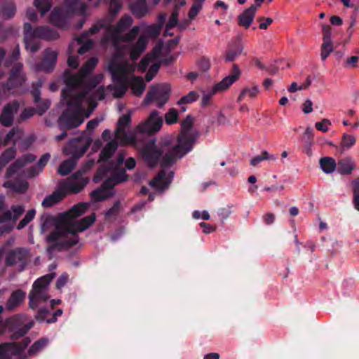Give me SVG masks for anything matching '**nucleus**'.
Returning a JSON list of instances; mask_svg holds the SVG:
<instances>
[{
  "label": "nucleus",
  "mask_w": 359,
  "mask_h": 359,
  "mask_svg": "<svg viewBox=\"0 0 359 359\" xmlns=\"http://www.w3.org/2000/svg\"><path fill=\"white\" fill-rule=\"evenodd\" d=\"M29 251L18 248L8 252L6 256L5 264L7 266L18 265L20 271H23L28 263Z\"/></svg>",
  "instance_id": "12"
},
{
  "label": "nucleus",
  "mask_w": 359,
  "mask_h": 359,
  "mask_svg": "<svg viewBox=\"0 0 359 359\" xmlns=\"http://www.w3.org/2000/svg\"><path fill=\"white\" fill-rule=\"evenodd\" d=\"M34 6L41 12V15H45L52 6V0H35Z\"/></svg>",
  "instance_id": "51"
},
{
  "label": "nucleus",
  "mask_w": 359,
  "mask_h": 359,
  "mask_svg": "<svg viewBox=\"0 0 359 359\" xmlns=\"http://www.w3.org/2000/svg\"><path fill=\"white\" fill-rule=\"evenodd\" d=\"M114 165V161H111L107 165H102L100 166L96 173L95 174L93 180L95 182H99L102 178L106 177L107 174L111 171L113 168V165Z\"/></svg>",
  "instance_id": "47"
},
{
  "label": "nucleus",
  "mask_w": 359,
  "mask_h": 359,
  "mask_svg": "<svg viewBox=\"0 0 359 359\" xmlns=\"http://www.w3.org/2000/svg\"><path fill=\"white\" fill-rule=\"evenodd\" d=\"M122 6L121 0H110L109 4V17L107 18L109 23L114 21V19L122 8Z\"/></svg>",
  "instance_id": "44"
},
{
  "label": "nucleus",
  "mask_w": 359,
  "mask_h": 359,
  "mask_svg": "<svg viewBox=\"0 0 359 359\" xmlns=\"http://www.w3.org/2000/svg\"><path fill=\"white\" fill-rule=\"evenodd\" d=\"M163 126V119L159 116V112L153 110L148 118L137 126V130L141 133L153 135L160 130Z\"/></svg>",
  "instance_id": "14"
},
{
  "label": "nucleus",
  "mask_w": 359,
  "mask_h": 359,
  "mask_svg": "<svg viewBox=\"0 0 359 359\" xmlns=\"http://www.w3.org/2000/svg\"><path fill=\"white\" fill-rule=\"evenodd\" d=\"M64 81L66 88L62 89L61 96L67 106L78 105L82 96L75 93V89L77 87L84 86L86 80L79 74H73L70 70L66 69L63 74Z\"/></svg>",
  "instance_id": "3"
},
{
  "label": "nucleus",
  "mask_w": 359,
  "mask_h": 359,
  "mask_svg": "<svg viewBox=\"0 0 359 359\" xmlns=\"http://www.w3.org/2000/svg\"><path fill=\"white\" fill-rule=\"evenodd\" d=\"M355 168V163L351 158H344L338 161L337 170L341 175H350Z\"/></svg>",
  "instance_id": "34"
},
{
  "label": "nucleus",
  "mask_w": 359,
  "mask_h": 359,
  "mask_svg": "<svg viewBox=\"0 0 359 359\" xmlns=\"http://www.w3.org/2000/svg\"><path fill=\"white\" fill-rule=\"evenodd\" d=\"M97 63L98 60L97 57H92L89 58L79 69V74L86 80V78L93 72Z\"/></svg>",
  "instance_id": "39"
},
{
  "label": "nucleus",
  "mask_w": 359,
  "mask_h": 359,
  "mask_svg": "<svg viewBox=\"0 0 359 359\" xmlns=\"http://www.w3.org/2000/svg\"><path fill=\"white\" fill-rule=\"evenodd\" d=\"M170 95V87L168 84L152 86L148 90L144 103L149 104L156 102L158 108H162L168 101Z\"/></svg>",
  "instance_id": "10"
},
{
  "label": "nucleus",
  "mask_w": 359,
  "mask_h": 359,
  "mask_svg": "<svg viewBox=\"0 0 359 359\" xmlns=\"http://www.w3.org/2000/svg\"><path fill=\"white\" fill-rule=\"evenodd\" d=\"M50 158V155L48 153L44 154L37 162L36 165L31 167L28 170L29 177H34L39 175L43 168L46 165Z\"/></svg>",
  "instance_id": "35"
},
{
  "label": "nucleus",
  "mask_w": 359,
  "mask_h": 359,
  "mask_svg": "<svg viewBox=\"0 0 359 359\" xmlns=\"http://www.w3.org/2000/svg\"><path fill=\"white\" fill-rule=\"evenodd\" d=\"M179 7L175 5V8L169 18L168 22L165 25V29L168 31L174 28L178 23Z\"/></svg>",
  "instance_id": "52"
},
{
  "label": "nucleus",
  "mask_w": 359,
  "mask_h": 359,
  "mask_svg": "<svg viewBox=\"0 0 359 359\" xmlns=\"http://www.w3.org/2000/svg\"><path fill=\"white\" fill-rule=\"evenodd\" d=\"M33 325L34 323L32 321L25 323V318L22 315H15L7 318L3 322L1 326L4 328V332L5 329H8L9 331L12 332L13 334L11 338L12 340H16L25 336Z\"/></svg>",
  "instance_id": "8"
},
{
  "label": "nucleus",
  "mask_w": 359,
  "mask_h": 359,
  "mask_svg": "<svg viewBox=\"0 0 359 359\" xmlns=\"http://www.w3.org/2000/svg\"><path fill=\"white\" fill-rule=\"evenodd\" d=\"M179 118L178 111L175 108H171L165 115V121L168 125H171L177 122Z\"/></svg>",
  "instance_id": "54"
},
{
  "label": "nucleus",
  "mask_w": 359,
  "mask_h": 359,
  "mask_svg": "<svg viewBox=\"0 0 359 359\" xmlns=\"http://www.w3.org/2000/svg\"><path fill=\"white\" fill-rule=\"evenodd\" d=\"M25 81L24 75H13L10 74L6 81V88L8 90L14 89L21 86Z\"/></svg>",
  "instance_id": "46"
},
{
  "label": "nucleus",
  "mask_w": 359,
  "mask_h": 359,
  "mask_svg": "<svg viewBox=\"0 0 359 359\" xmlns=\"http://www.w3.org/2000/svg\"><path fill=\"white\" fill-rule=\"evenodd\" d=\"M25 292L20 289L13 291L7 301L6 309L12 311L18 307L25 300Z\"/></svg>",
  "instance_id": "30"
},
{
  "label": "nucleus",
  "mask_w": 359,
  "mask_h": 359,
  "mask_svg": "<svg viewBox=\"0 0 359 359\" xmlns=\"http://www.w3.org/2000/svg\"><path fill=\"white\" fill-rule=\"evenodd\" d=\"M355 143V138L351 135L344 134L341 140V147L344 149H349Z\"/></svg>",
  "instance_id": "60"
},
{
  "label": "nucleus",
  "mask_w": 359,
  "mask_h": 359,
  "mask_svg": "<svg viewBox=\"0 0 359 359\" xmlns=\"http://www.w3.org/2000/svg\"><path fill=\"white\" fill-rule=\"evenodd\" d=\"M198 98V94L196 91H191L187 95L182 97L177 102V104H191Z\"/></svg>",
  "instance_id": "53"
},
{
  "label": "nucleus",
  "mask_w": 359,
  "mask_h": 359,
  "mask_svg": "<svg viewBox=\"0 0 359 359\" xmlns=\"http://www.w3.org/2000/svg\"><path fill=\"white\" fill-rule=\"evenodd\" d=\"M52 278L50 275H46L37 278L33 283L30 290L29 299V307L35 310L39 304L46 302L49 299L48 293V286L50 284Z\"/></svg>",
  "instance_id": "6"
},
{
  "label": "nucleus",
  "mask_w": 359,
  "mask_h": 359,
  "mask_svg": "<svg viewBox=\"0 0 359 359\" xmlns=\"http://www.w3.org/2000/svg\"><path fill=\"white\" fill-rule=\"evenodd\" d=\"M66 196V193L63 189L61 188L60 184L59 188L54 191L50 195L47 196L42 201V206L43 208H50L55 204L60 203Z\"/></svg>",
  "instance_id": "27"
},
{
  "label": "nucleus",
  "mask_w": 359,
  "mask_h": 359,
  "mask_svg": "<svg viewBox=\"0 0 359 359\" xmlns=\"http://www.w3.org/2000/svg\"><path fill=\"white\" fill-rule=\"evenodd\" d=\"M95 221V214L92 213L90 215L86 216L79 221L72 222V224H69L68 226L69 227L70 233L72 235L70 238H74V236H76L79 241V238L77 233L86 230L94 223Z\"/></svg>",
  "instance_id": "21"
},
{
  "label": "nucleus",
  "mask_w": 359,
  "mask_h": 359,
  "mask_svg": "<svg viewBox=\"0 0 359 359\" xmlns=\"http://www.w3.org/2000/svg\"><path fill=\"white\" fill-rule=\"evenodd\" d=\"M120 209L121 203L119 201H117L114 203L113 206L105 212L106 219H109L111 217L116 216L119 213Z\"/></svg>",
  "instance_id": "61"
},
{
  "label": "nucleus",
  "mask_w": 359,
  "mask_h": 359,
  "mask_svg": "<svg viewBox=\"0 0 359 359\" xmlns=\"http://www.w3.org/2000/svg\"><path fill=\"white\" fill-rule=\"evenodd\" d=\"M20 47L19 45L17 44L15 47L13 48L11 55L8 57L6 60V66L8 67L14 62L17 61L20 57Z\"/></svg>",
  "instance_id": "62"
},
{
  "label": "nucleus",
  "mask_w": 359,
  "mask_h": 359,
  "mask_svg": "<svg viewBox=\"0 0 359 359\" xmlns=\"http://www.w3.org/2000/svg\"><path fill=\"white\" fill-rule=\"evenodd\" d=\"M88 179H80L79 180H70L67 182H61V188L63 189L64 191L78 194L79 193L88 183Z\"/></svg>",
  "instance_id": "26"
},
{
  "label": "nucleus",
  "mask_w": 359,
  "mask_h": 359,
  "mask_svg": "<svg viewBox=\"0 0 359 359\" xmlns=\"http://www.w3.org/2000/svg\"><path fill=\"white\" fill-rule=\"evenodd\" d=\"M47 247L46 251L49 255V258L51 259L52 255L57 250L58 251H61L63 249H69V248L76 245L78 243V238L76 236L74 238H69L68 239H65L62 242H55L50 243Z\"/></svg>",
  "instance_id": "25"
},
{
  "label": "nucleus",
  "mask_w": 359,
  "mask_h": 359,
  "mask_svg": "<svg viewBox=\"0 0 359 359\" xmlns=\"http://www.w3.org/2000/svg\"><path fill=\"white\" fill-rule=\"evenodd\" d=\"M320 168L327 174L333 172L337 168L335 160L332 157H322L319 161Z\"/></svg>",
  "instance_id": "42"
},
{
  "label": "nucleus",
  "mask_w": 359,
  "mask_h": 359,
  "mask_svg": "<svg viewBox=\"0 0 359 359\" xmlns=\"http://www.w3.org/2000/svg\"><path fill=\"white\" fill-rule=\"evenodd\" d=\"M139 32V27L135 26L124 36H122L121 34L118 36L117 41H112L111 42L116 48H119L122 42L133 41L137 36Z\"/></svg>",
  "instance_id": "32"
},
{
  "label": "nucleus",
  "mask_w": 359,
  "mask_h": 359,
  "mask_svg": "<svg viewBox=\"0 0 359 359\" xmlns=\"http://www.w3.org/2000/svg\"><path fill=\"white\" fill-rule=\"evenodd\" d=\"M133 22V20L130 15L126 14L121 17L114 26L111 24L107 27V36L110 41H117L118 36L122 32L130 27Z\"/></svg>",
  "instance_id": "17"
},
{
  "label": "nucleus",
  "mask_w": 359,
  "mask_h": 359,
  "mask_svg": "<svg viewBox=\"0 0 359 359\" xmlns=\"http://www.w3.org/2000/svg\"><path fill=\"white\" fill-rule=\"evenodd\" d=\"M29 337H25L20 342H11L0 345V359H10V355H20L30 344Z\"/></svg>",
  "instance_id": "15"
},
{
  "label": "nucleus",
  "mask_w": 359,
  "mask_h": 359,
  "mask_svg": "<svg viewBox=\"0 0 359 359\" xmlns=\"http://www.w3.org/2000/svg\"><path fill=\"white\" fill-rule=\"evenodd\" d=\"M115 195L114 188L103 187V183L101 187L93 191L90 193V197L95 201L100 202L105 201L113 197Z\"/></svg>",
  "instance_id": "29"
},
{
  "label": "nucleus",
  "mask_w": 359,
  "mask_h": 359,
  "mask_svg": "<svg viewBox=\"0 0 359 359\" xmlns=\"http://www.w3.org/2000/svg\"><path fill=\"white\" fill-rule=\"evenodd\" d=\"M160 67H161L160 62H156L151 65L150 68L149 69L148 72H147V74L145 75V79L147 81L149 82L154 79L155 75L158 72Z\"/></svg>",
  "instance_id": "59"
},
{
  "label": "nucleus",
  "mask_w": 359,
  "mask_h": 359,
  "mask_svg": "<svg viewBox=\"0 0 359 359\" xmlns=\"http://www.w3.org/2000/svg\"><path fill=\"white\" fill-rule=\"evenodd\" d=\"M108 71L110 72L114 86L113 95L116 98H121L126 94L128 88V72L125 66L112 59L108 65Z\"/></svg>",
  "instance_id": "5"
},
{
  "label": "nucleus",
  "mask_w": 359,
  "mask_h": 359,
  "mask_svg": "<svg viewBox=\"0 0 359 359\" xmlns=\"http://www.w3.org/2000/svg\"><path fill=\"white\" fill-rule=\"evenodd\" d=\"M16 155L15 149L13 147H10L6 149L0 156V172L2 169L12 161Z\"/></svg>",
  "instance_id": "45"
},
{
  "label": "nucleus",
  "mask_w": 359,
  "mask_h": 359,
  "mask_svg": "<svg viewBox=\"0 0 359 359\" xmlns=\"http://www.w3.org/2000/svg\"><path fill=\"white\" fill-rule=\"evenodd\" d=\"M256 12L257 8L254 5H252L248 8L245 9L238 17V25L244 27L246 29L248 28L253 21Z\"/></svg>",
  "instance_id": "28"
},
{
  "label": "nucleus",
  "mask_w": 359,
  "mask_h": 359,
  "mask_svg": "<svg viewBox=\"0 0 359 359\" xmlns=\"http://www.w3.org/2000/svg\"><path fill=\"white\" fill-rule=\"evenodd\" d=\"M172 177L173 172H170L169 177H167L165 170H162L150 181L149 184L158 191H163L169 187Z\"/></svg>",
  "instance_id": "24"
},
{
  "label": "nucleus",
  "mask_w": 359,
  "mask_h": 359,
  "mask_svg": "<svg viewBox=\"0 0 359 359\" xmlns=\"http://www.w3.org/2000/svg\"><path fill=\"white\" fill-rule=\"evenodd\" d=\"M36 104V114L39 116H42L50 107V102L49 100H40L39 102Z\"/></svg>",
  "instance_id": "58"
},
{
  "label": "nucleus",
  "mask_w": 359,
  "mask_h": 359,
  "mask_svg": "<svg viewBox=\"0 0 359 359\" xmlns=\"http://www.w3.org/2000/svg\"><path fill=\"white\" fill-rule=\"evenodd\" d=\"M37 39H41L39 36H29L24 37L25 48L30 50L32 53H36L40 48V42Z\"/></svg>",
  "instance_id": "48"
},
{
  "label": "nucleus",
  "mask_w": 359,
  "mask_h": 359,
  "mask_svg": "<svg viewBox=\"0 0 359 359\" xmlns=\"http://www.w3.org/2000/svg\"><path fill=\"white\" fill-rule=\"evenodd\" d=\"M92 142L91 137L83 133L80 137L69 140L65 150L77 159L87 151Z\"/></svg>",
  "instance_id": "11"
},
{
  "label": "nucleus",
  "mask_w": 359,
  "mask_h": 359,
  "mask_svg": "<svg viewBox=\"0 0 359 359\" xmlns=\"http://www.w3.org/2000/svg\"><path fill=\"white\" fill-rule=\"evenodd\" d=\"M147 44V39L141 36L137 39V42L131 46L130 57L133 61L138 59L140 55L144 51Z\"/></svg>",
  "instance_id": "31"
},
{
  "label": "nucleus",
  "mask_w": 359,
  "mask_h": 359,
  "mask_svg": "<svg viewBox=\"0 0 359 359\" xmlns=\"http://www.w3.org/2000/svg\"><path fill=\"white\" fill-rule=\"evenodd\" d=\"M141 154L150 168H155L161 158V166L168 168L175 164L177 159L184 156L179 149H175L174 142L170 137L161 140L158 146L156 145L155 140H150L142 148Z\"/></svg>",
  "instance_id": "1"
},
{
  "label": "nucleus",
  "mask_w": 359,
  "mask_h": 359,
  "mask_svg": "<svg viewBox=\"0 0 359 359\" xmlns=\"http://www.w3.org/2000/svg\"><path fill=\"white\" fill-rule=\"evenodd\" d=\"M57 58V52L50 48H46L44 51L43 58L38 65V69L45 72H52L55 66Z\"/></svg>",
  "instance_id": "23"
},
{
  "label": "nucleus",
  "mask_w": 359,
  "mask_h": 359,
  "mask_svg": "<svg viewBox=\"0 0 359 359\" xmlns=\"http://www.w3.org/2000/svg\"><path fill=\"white\" fill-rule=\"evenodd\" d=\"M111 176L103 182V187L114 188L116 184L126 182L128 175L124 168L113 165Z\"/></svg>",
  "instance_id": "22"
},
{
  "label": "nucleus",
  "mask_w": 359,
  "mask_h": 359,
  "mask_svg": "<svg viewBox=\"0 0 359 359\" xmlns=\"http://www.w3.org/2000/svg\"><path fill=\"white\" fill-rule=\"evenodd\" d=\"M65 6L55 8L50 15V20L57 27H63L68 19L73 15H83L87 6L81 0H65Z\"/></svg>",
  "instance_id": "2"
},
{
  "label": "nucleus",
  "mask_w": 359,
  "mask_h": 359,
  "mask_svg": "<svg viewBox=\"0 0 359 359\" xmlns=\"http://www.w3.org/2000/svg\"><path fill=\"white\" fill-rule=\"evenodd\" d=\"M19 107L20 104L16 100L6 104L0 116V123L5 127L11 126L13 123L14 114L18 112Z\"/></svg>",
  "instance_id": "19"
},
{
  "label": "nucleus",
  "mask_w": 359,
  "mask_h": 359,
  "mask_svg": "<svg viewBox=\"0 0 359 359\" xmlns=\"http://www.w3.org/2000/svg\"><path fill=\"white\" fill-rule=\"evenodd\" d=\"M118 148V144L115 140L108 142L100 154L98 163L107 161L114 154Z\"/></svg>",
  "instance_id": "33"
},
{
  "label": "nucleus",
  "mask_w": 359,
  "mask_h": 359,
  "mask_svg": "<svg viewBox=\"0 0 359 359\" xmlns=\"http://www.w3.org/2000/svg\"><path fill=\"white\" fill-rule=\"evenodd\" d=\"M132 13L137 18L144 16L148 12V6L145 0H137L130 6Z\"/></svg>",
  "instance_id": "36"
},
{
  "label": "nucleus",
  "mask_w": 359,
  "mask_h": 359,
  "mask_svg": "<svg viewBox=\"0 0 359 359\" xmlns=\"http://www.w3.org/2000/svg\"><path fill=\"white\" fill-rule=\"evenodd\" d=\"M39 36L46 40H53L57 39L59 35L56 30L48 26H40L35 29L29 22L24 24V37Z\"/></svg>",
  "instance_id": "13"
},
{
  "label": "nucleus",
  "mask_w": 359,
  "mask_h": 359,
  "mask_svg": "<svg viewBox=\"0 0 359 359\" xmlns=\"http://www.w3.org/2000/svg\"><path fill=\"white\" fill-rule=\"evenodd\" d=\"M241 75V71L237 65L233 64L230 74L224 78L220 82L215 84L212 90L203 95L201 104L203 106L209 104L212 97L217 93L225 90L229 88L235 81H236Z\"/></svg>",
  "instance_id": "9"
},
{
  "label": "nucleus",
  "mask_w": 359,
  "mask_h": 359,
  "mask_svg": "<svg viewBox=\"0 0 359 359\" xmlns=\"http://www.w3.org/2000/svg\"><path fill=\"white\" fill-rule=\"evenodd\" d=\"M41 83L40 81H37L34 83L32 86L31 94L34 98V102L38 103L39 102L41 98Z\"/></svg>",
  "instance_id": "57"
},
{
  "label": "nucleus",
  "mask_w": 359,
  "mask_h": 359,
  "mask_svg": "<svg viewBox=\"0 0 359 359\" xmlns=\"http://www.w3.org/2000/svg\"><path fill=\"white\" fill-rule=\"evenodd\" d=\"M151 57L150 56H149L148 55L143 57L142 58V60H140V63L138 64V67H137L138 71L140 72H144L147 70V69L151 62Z\"/></svg>",
  "instance_id": "64"
},
{
  "label": "nucleus",
  "mask_w": 359,
  "mask_h": 359,
  "mask_svg": "<svg viewBox=\"0 0 359 359\" xmlns=\"http://www.w3.org/2000/svg\"><path fill=\"white\" fill-rule=\"evenodd\" d=\"M131 121L130 114H124L120 117L118 121L116 129L115 131V137L120 140L121 144H133L135 142V137L133 135H128L126 132V128L129 126Z\"/></svg>",
  "instance_id": "16"
},
{
  "label": "nucleus",
  "mask_w": 359,
  "mask_h": 359,
  "mask_svg": "<svg viewBox=\"0 0 359 359\" xmlns=\"http://www.w3.org/2000/svg\"><path fill=\"white\" fill-rule=\"evenodd\" d=\"M20 161H18V159L12 163L7 169L5 175V177L6 179L11 178L19 169L23 167V163L20 164Z\"/></svg>",
  "instance_id": "56"
},
{
  "label": "nucleus",
  "mask_w": 359,
  "mask_h": 359,
  "mask_svg": "<svg viewBox=\"0 0 359 359\" xmlns=\"http://www.w3.org/2000/svg\"><path fill=\"white\" fill-rule=\"evenodd\" d=\"M49 344V339L47 337H41L36 340L28 349L27 353L29 356L36 355Z\"/></svg>",
  "instance_id": "38"
},
{
  "label": "nucleus",
  "mask_w": 359,
  "mask_h": 359,
  "mask_svg": "<svg viewBox=\"0 0 359 359\" xmlns=\"http://www.w3.org/2000/svg\"><path fill=\"white\" fill-rule=\"evenodd\" d=\"M71 234L69 226L60 218L57 217L55 220V226L52 231L46 237L48 243L61 242L62 238L68 239V236Z\"/></svg>",
  "instance_id": "18"
},
{
  "label": "nucleus",
  "mask_w": 359,
  "mask_h": 359,
  "mask_svg": "<svg viewBox=\"0 0 359 359\" xmlns=\"http://www.w3.org/2000/svg\"><path fill=\"white\" fill-rule=\"evenodd\" d=\"M83 122L80 109V102L78 105L68 106L64 110L57 120L60 130H68L79 126Z\"/></svg>",
  "instance_id": "7"
},
{
  "label": "nucleus",
  "mask_w": 359,
  "mask_h": 359,
  "mask_svg": "<svg viewBox=\"0 0 359 359\" xmlns=\"http://www.w3.org/2000/svg\"><path fill=\"white\" fill-rule=\"evenodd\" d=\"M145 86L144 80L141 76H135L130 81V88L136 96L139 97L143 93Z\"/></svg>",
  "instance_id": "43"
},
{
  "label": "nucleus",
  "mask_w": 359,
  "mask_h": 359,
  "mask_svg": "<svg viewBox=\"0 0 359 359\" xmlns=\"http://www.w3.org/2000/svg\"><path fill=\"white\" fill-rule=\"evenodd\" d=\"M111 23H109L108 19L103 18L100 20H98L92 27L89 29V30L86 32L83 35L84 37L87 36L88 35H93L96 33H97L100 30H101L103 28H106L110 25ZM109 41L107 36L103 39V41L107 42Z\"/></svg>",
  "instance_id": "41"
},
{
  "label": "nucleus",
  "mask_w": 359,
  "mask_h": 359,
  "mask_svg": "<svg viewBox=\"0 0 359 359\" xmlns=\"http://www.w3.org/2000/svg\"><path fill=\"white\" fill-rule=\"evenodd\" d=\"M193 125V117L187 115L181 123L182 128L177 138V142H174L175 149H179L184 156L192 150L194 144L199 137L198 132H190Z\"/></svg>",
  "instance_id": "4"
},
{
  "label": "nucleus",
  "mask_w": 359,
  "mask_h": 359,
  "mask_svg": "<svg viewBox=\"0 0 359 359\" xmlns=\"http://www.w3.org/2000/svg\"><path fill=\"white\" fill-rule=\"evenodd\" d=\"M259 90L258 86H255L252 88H245L241 91L237 101L238 102H241L246 95H248L250 98H255L257 95Z\"/></svg>",
  "instance_id": "50"
},
{
  "label": "nucleus",
  "mask_w": 359,
  "mask_h": 359,
  "mask_svg": "<svg viewBox=\"0 0 359 359\" xmlns=\"http://www.w3.org/2000/svg\"><path fill=\"white\" fill-rule=\"evenodd\" d=\"M88 208V204L79 203L74 205L69 211L58 215L60 220L64 221L67 225L72 224L73 220L86 212Z\"/></svg>",
  "instance_id": "20"
},
{
  "label": "nucleus",
  "mask_w": 359,
  "mask_h": 359,
  "mask_svg": "<svg viewBox=\"0 0 359 359\" xmlns=\"http://www.w3.org/2000/svg\"><path fill=\"white\" fill-rule=\"evenodd\" d=\"M76 158H69L61 163L57 169V172L62 176L68 175L75 168Z\"/></svg>",
  "instance_id": "40"
},
{
  "label": "nucleus",
  "mask_w": 359,
  "mask_h": 359,
  "mask_svg": "<svg viewBox=\"0 0 359 359\" xmlns=\"http://www.w3.org/2000/svg\"><path fill=\"white\" fill-rule=\"evenodd\" d=\"M50 314V311L46 308H41L38 310L35 319L39 323H42L43 321H46L48 319L47 317Z\"/></svg>",
  "instance_id": "63"
},
{
  "label": "nucleus",
  "mask_w": 359,
  "mask_h": 359,
  "mask_svg": "<svg viewBox=\"0 0 359 359\" xmlns=\"http://www.w3.org/2000/svg\"><path fill=\"white\" fill-rule=\"evenodd\" d=\"M333 50L332 42L323 41L321 46L320 57L325 61Z\"/></svg>",
  "instance_id": "55"
},
{
  "label": "nucleus",
  "mask_w": 359,
  "mask_h": 359,
  "mask_svg": "<svg viewBox=\"0 0 359 359\" xmlns=\"http://www.w3.org/2000/svg\"><path fill=\"white\" fill-rule=\"evenodd\" d=\"M243 50V45L240 41H237L226 52L225 61L233 62L240 55Z\"/></svg>",
  "instance_id": "37"
},
{
  "label": "nucleus",
  "mask_w": 359,
  "mask_h": 359,
  "mask_svg": "<svg viewBox=\"0 0 359 359\" xmlns=\"http://www.w3.org/2000/svg\"><path fill=\"white\" fill-rule=\"evenodd\" d=\"M277 156L276 155H273V154H269L268 151H264L261 153L260 155H257L255 157H253L251 160H250V164L252 165V166H256L259 163H261L262 161H264V160H271V161H275L277 159Z\"/></svg>",
  "instance_id": "49"
}]
</instances>
